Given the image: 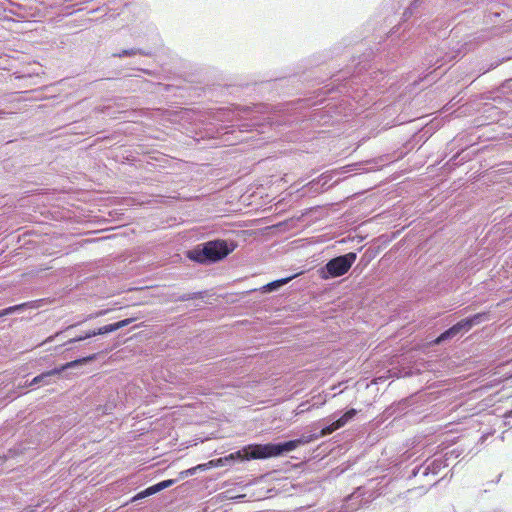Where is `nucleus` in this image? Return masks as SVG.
Returning <instances> with one entry per match:
<instances>
[{
  "instance_id": "obj_1",
  "label": "nucleus",
  "mask_w": 512,
  "mask_h": 512,
  "mask_svg": "<svg viewBox=\"0 0 512 512\" xmlns=\"http://www.w3.org/2000/svg\"><path fill=\"white\" fill-rule=\"evenodd\" d=\"M309 442L308 439H296L290 440L284 443L279 444H255L249 445L244 448L242 451H237L235 453H231L229 456L225 457V460L229 459H241V460H249V459H266L271 457H277L283 454L284 452H289L296 449L300 444H304Z\"/></svg>"
},
{
  "instance_id": "obj_2",
  "label": "nucleus",
  "mask_w": 512,
  "mask_h": 512,
  "mask_svg": "<svg viewBox=\"0 0 512 512\" xmlns=\"http://www.w3.org/2000/svg\"><path fill=\"white\" fill-rule=\"evenodd\" d=\"M236 245L224 239H214L197 245L189 252V258L197 263L211 264L227 257Z\"/></svg>"
},
{
  "instance_id": "obj_3",
  "label": "nucleus",
  "mask_w": 512,
  "mask_h": 512,
  "mask_svg": "<svg viewBox=\"0 0 512 512\" xmlns=\"http://www.w3.org/2000/svg\"><path fill=\"white\" fill-rule=\"evenodd\" d=\"M486 320H488L487 312H479L470 315L440 333L435 339L429 341V344L431 346L441 345L453 339H458L470 331L474 326L479 325Z\"/></svg>"
},
{
  "instance_id": "obj_4",
  "label": "nucleus",
  "mask_w": 512,
  "mask_h": 512,
  "mask_svg": "<svg viewBox=\"0 0 512 512\" xmlns=\"http://www.w3.org/2000/svg\"><path fill=\"white\" fill-rule=\"evenodd\" d=\"M357 259L356 252H348L328 260L318 269V275L322 280H331L348 273Z\"/></svg>"
},
{
  "instance_id": "obj_5",
  "label": "nucleus",
  "mask_w": 512,
  "mask_h": 512,
  "mask_svg": "<svg viewBox=\"0 0 512 512\" xmlns=\"http://www.w3.org/2000/svg\"><path fill=\"white\" fill-rule=\"evenodd\" d=\"M362 63V60H360L357 63L355 70L349 79L345 76L346 73L344 72L342 75H338L337 78L334 80V82H342L337 87L340 93L348 95L357 102L361 100V93L366 92L365 88H363L362 91H360L358 88L359 82L361 81L360 75L362 73V70L365 69L366 66L362 65Z\"/></svg>"
},
{
  "instance_id": "obj_6",
  "label": "nucleus",
  "mask_w": 512,
  "mask_h": 512,
  "mask_svg": "<svg viewBox=\"0 0 512 512\" xmlns=\"http://www.w3.org/2000/svg\"><path fill=\"white\" fill-rule=\"evenodd\" d=\"M131 322H132V319L128 318V319L120 320V321H117L114 323L106 324L99 328L88 330L81 336L70 337L68 342L69 343L80 342V341H83L85 339L91 338L96 335H106V334L112 333L120 328H123V327L129 325Z\"/></svg>"
},
{
  "instance_id": "obj_7",
  "label": "nucleus",
  "mask_w": 512,
  "mask_h": 512,
  "mask_svg": "<svg viewBox=\"0 0 512 512\" xmlns=\"http://www.w3.org/2000/svg\"><path fill=\"white\" fill-rule=\"evenodd\" d=\"M388 38L392 44L389 50V55L393 61H395L398 56H403L410 50V34L403 33L397 38L396 31H392Z\"/></svg>"
},
{
  "instance_id": "obj_8",
  "label": "nucleus",
  "mask_w": 512,
  "mask_h": 512,
  "mask_svg": "<svg viewBox=\"0 0 512 512\" xmlns=\"http://www.w3.org/2000/svg\"><path fill=\"white\" fill-rule=\"evenodd\" d=\"M93 359H94V356H87V357H84V358L79 359V360L71 361V362L61 366V368H59V369L56 368V369H53L51 371L42 373L41 375H38L35 378H33V380L29 383V386L38 384V383L42 382L45 378L50 377V376L55 375V374H59L60 372H62L63 370H65L67 368L74 367V366L82 364V363H86V362L91 361Z\"/></svg>"
},
{
  "instance_id": "obj_9",
  "label": "nucleus",
  "mask_w": 512,
  "mask_h": 512,
  "mask_svg": "<svg viewBox=\"0 0 512 512\" xmlns=\"http://www.w3.org/2000/svg\"><path fill=\"white\" fill-rule=\"evenodd\" d=\"M73 336H77L76 334H74V326H69L64 331H61V332L55 334L50 339V341H62L63 342V346H68V347L64 348L60 352H70L74 348L71 345L74 344L75 342L69 343L68 340H69L70 337H73ZM59 347H62V344H59Z\"/></svg>"
},
{
  "instance_id": "obj_10",
  "label": "nucleus",
  "mask_w": 512,
  "mask_h": 512,
  "mask_svg": "<svg viewBox=\"0 0 512 512\" xmlns=\"http://www.w3.org/2000/svg\"><path fill=\"white\" fill-rule=\"evenodd\" d=\"M137 55L151 57L153 55V51L151 49L140 48V47L125 48V49H121L118 52L113 53L112 57L125 58V57H134Z\"/></svg>"
},
{
  "instance_id": "obj_11",
  "label": "nucleus",
  "mask_w": 512,
  "mask_h": 512,
  "mask_svg": "<svg viewBox=\"0 0 512 512\" xmlns=\"http://www.w3.org/2000/svg\"><path fill=\"white\" fill-rule=\"evenodd\" d=\"M298 274H294L288 277L280 278L274 281H271L260 288L262 293H272L281 289L284 285L288 284L291 280L297 277Z\"/></svg>"
},
{
  "instance_id": "obj_12",
  "label": "nucleus",
  "mask_w": 512,
  "mask_h": 512,
  "mask_svg": "<svg viewBox=\"0 0 512 512\" xmlns=\"http://www.w3.org/2000/svg\"><path fill=\"white\" fill-rule=\"evenodd\" d=\"M207 296H208V291H206V290L192 292V293H184V294L173 293L171 295V300L174 302H184V301H190V300H196V299L203 300Z\"/></svg>"
},
{
  "instance_id": "obj_13",
  "label": "nucleus",
  "mask_w": 512,
  "mask_h": 512,
  "mask_svg": "<svg viewBox=\"0 0 512 512\" xmlns=\"http://www.w3.org/2000/svg\"><path fill=\"white\" fill-rule=\"evenodd\" d=\"M220 462H222V459H218V460H211L209 461L208 463H205V464H199L195 467H192L190 469H187V470H184V471H181L179 473V477L181 479L185 478V477H188L189 475H193L197 470H205L206 468H210V467H213V466H217Z\"/></svg>"
},
{
  "instance_id": "obj_14",
  "label": "nucleus",
  "mask_w": 512,
  "mask_h": 512,
  "mask_svg": "<svg viewBox=\"0 0 512 512\" xmlns=\"http://www.w3.org/2000/svg\"><path fill=\"white\" fill-rule=\"evenodd\" d=\"M30 306L29 302L21 303L13 306H9L7 308L0 310V318L4 316H9L15 313H20L26 310Z\"/></svg>"
},
{
  "instance_id": "obj_15",
  "label": "nucleus",
  "mask_w": 512,
  "mask_h": 512,
  "mask_svg": "<svg viewBox=\"0 0 512 512\" xmlns=\"http://www.w3.org/2000/svg\"><path fill=\"white\" fill-rule=\"evenodd\" d=\"M426 0H414L411 2L410 6L406 8V10L403 13V17L405 20L409 19L416 13H418L419 7L425 3Z\"/></svg>"
},
{
  "instance_id": "obj_16",
  "label": "nucleus",
  "mask_w": 512,
  "mask_h": 512,
  "mask_svg": "<svg viewBox=\"0 0 512 512\" xmlns=\"http://www.w3.org/2000/svg\"><path fill=\"white\" fill-rule=\"evenodd\" d=\"M356 414L357 410L354 408L346 411L339 419H337L338 425H340V427L345 426L351 419L355 417Z\"/></svg>"
},
{
  "instance_id": "obj_17",
  "label": "nucleus",
  "mask_w": 512,
  "mask_h": 512,
  "mask_svg": "<svg viewBox=\"0 0 512 512\" xmlns=\"http://www.w3.org/2000/svg\"><path fill=\"white\" fill-rule=\"evenodd\" d=\"M340 428H341V427H340V425H338V422H337V420H336V421H334L332 424H330V425H328V426L324 427V428L321 430V432H320V435H319V436H320V437H324V436H326V435H329V434L333 433L334 431H336V430H338V429H340Z\"/></svg>"
},
{
  "instance_id": "obj_18",
  "label": "nucleus",
  "mask_w": 512,
  "mask_h": 512,
  "mask_svg": "<svg viewBox=\"0 0 512 512\" xmlns=\"http://www.w3.org/2000/svg\"><path fill=\"white\" fill-rule=\"evenodd\" d=\"M157 492H159V490L157 488V485L155 484V485H152V486L146 488L144 491L140 492L138 494V498L147 497V496H150V495L155 494Z\"/></svg>"
},
{
  "instance_id": "obj_19",
  "label": "nucleus",
  "mask_w": 512,
  "mask_h": 512,
  "mask_svg": "<svg viewBox=\"0 0 512 512\" xmlns=\"http://www.w3.org/2000/svg\"><path fill=\"white\" fill-rule=\"evenodd\" d=\"M176 482V480L174 479H168V480H164V481H161L159 483H157V488L159 491L163 490V489H166L170 486H172L174 483Z\"/></svg>"
},
{
  "instance_id": "obj_20",
  "label": "nucleus",
  "mask_w": 512,
  "mask_h": 512,
  "mask_svg": "<svg viewBox=\"0 0 512 512\" xmlns=\"http://www.w3.org/2000/svg\"><path fill=\"white\" fill-rule=\"evenodd\" d=\"M38 506L35 507H27L22 512H38Z\"/></svg>"
},
{
  "instance_id": "obj_21",
  "label": "nucleus",
  "mask_w": 512,
  "mask_h": 512,
  "mask_svg": "<svg viewBox=\"0 0 512 512\" xmlns=\"http://www.w3.org/2000/svg\"><path fill=\"white\" fill-rule=\"evenodd\" d=\"M500 63H501V61H497V62L491 64L490 67L486 71H489L490 69L496 68Z\"/></svg>"
},
{
  "instance_id": "obj_22",
  "label": "nucleus",
  "mask_w": 512,
  "mask_h": 512,
  "mask_svg": "<svg viewBox=\"0 0 512 512\" xmlns=\"http://www.w3.org/2000/svg\"><path fill=\"white\" fill-rule=\"evenodd\" d=\"M139 70L142 71L143 73L149 75V76L153 75V72L151 70H149V69H139Z\"/></svg>"
},
{
  "instance_id": "obj_23",
  "label": "nucleus",
  "mask_w": 512,
  "mask_h": 512,
  "mask_svg": "<svg viewBox=\"0 0 512 512\" xmlns=\"http://www.w3.org/2000/svg\"><path fill=\"white\" fill-rule=\"evenodd\" d=\"M256 125H257V123L253 122L252 124H248V125H245V126L248 129V128H252V127H254Z\"/></svg>"
},
{
  "instance_id": "obj_24",
  "label": "nucleus",
  "mask_w": 512,
  "mask_h": 512,
  "mask_svg": "<svg viewBox=\"0 0 512 512\" xmlns=\"http://www.w3.org/2000/svg\"><path fill=\"white\" fill-rule=\"evenodd\" d=\"M333 50H337L336 54H339L340 53V48L339 47H334Z\"/></svg>"
},
{
  "instance_id": "obj_25",
  "label": "nucleus",
  "mask_w": 512,
  "mask_h": 512,
  "mask_svg": "<svg viewBox=\"0 0 512 512\" xmlns=\"http://www.w3.org/2000/svg\"><path fill=\"white\" fill-rule=\"evenodd\" d=\"M459 155H454V157L451 159V160H456L458 158Z\"/></svg>"
}]
</instances>
